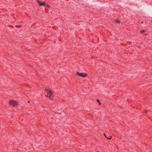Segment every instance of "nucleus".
Here are the masks:
<instances>
[{
	"mask_svg": "<svg viewBox=\"0 0 152 152\" xmlns=\"http://www.w3.org/2000/svg\"><path fill=\"white\" fill-rule=\"evenodd\" d=\"M77 74L79 76L83 77H86L87 76V74L84 73H80L78 72H77Z\"/></svg>",
	"mask_w": 152,
	"mask_h": 152,
	"instance_id": "3",
	"label": "nucleus"
},
{
	"mask_svg": "<svg viewBox=\"0 0 152 152\" xmlns=\"http://www.w3.org/2000/svg\"><path fill=\"white\" fill-rule=\"evenodd\" d=\"M28 103H30V101H28Z\"/></svg>",
	"mask_w": 152,
	"mask_h": 152,
	"instance_id": "11",
	"label": "nucleus"
},
{
	"mask_svg": "<svg viewBox=\"0 0 152 152\" xmlns=\"http://www.w3.org/2000/svg\"><path fill=\"white\" fill-rule=\"evenodd\" d=\"M45 91L47 93V95L46 96L48 97H50L53 94V91L50 90L45 89Z\"/></svg>",
	"mask_w": 152,
	"mask_h": 152,
	"instance_id": "1",
	"label": "nucleus"
},
{
	"mask_svg": "<svg viewBox=\"0 0 152 152\" xmlns=\"http://www.w3.org/2000/svg\"><path fill=\"white\" fill-rule=\"evenodd\" d=\"M97 102L99 103V104H101V103H100V102L99 100H98V99H97Z\"/></svg>",
	"mask_w": 152,
	"mask_h": 152,
	"instance_id": "7",
	"label": "nucleus"
},
{
	"mask_svg": "<svg viewBox=\"0 0 152 152\" xmlns=\"http://www.w3.org/2000/svg\"><path fill=\"white\" fill-rule=\"evenodd\" d=\"M115 22L116 23L118 24H119L120 23V21L118 20H115Z\"/></svg>",
	"mask_w": 152,
	"mask_h": 152,
	"instance_id": "6",
	"label": "nucleus"
},
{
	"mask_svg": "<svg viewBox=\"0 0 152 152\" xmlns=\"http://www.w3.org/2000/svg\"><path fill=\"white\" fill-rule=\"evenodd\" d=\"M9 103L10 105L12 106H14L18 104L17 102L14 100L10 101L9 102Z\"/></svg>",
	"mask_w": 152,
	"mask_h": 152,
	"instance_id": "2",
	"label": "nucleus"
},
{
	"mask_svg": "<svg viewBox=\"0 0 152 152\" xmlns=\"http://www.w3.org/2000/svg\"><path fill=\"white\" fill-rule=\"evenodd\" d=\"M104 135L105 137L108 139H110L112 137L111 136L108 135L107 136L105 134H104Z\"/></svg>",
	"mask_w": 152,
	"mask_h": 152,
	"instance_id": "5",
	"label": "nucleus"
},
{
	"mask_svg": "<svg viewBox=\"0 0 152 152\" xmlns=\"http://www.w3.org/2000/svg\"><path fill=\"white\" fill-rule=\"evenodd\" d=\"M145 30H143V31H141L140 32L142 33H143V32H145Z\"/></svg>",
	"mask_w": 152,
	"mask_h": 152,
	"instance_id": "8",
	"label": "nucleus"
},
{
	"mask_svg": "<svg viewBox=\"0 0 152 152\" xmlns=\"http://www.w3.org/2000/svg\"><path fill=\"white\" fill-rule=\"evenodd\" d=\"M147 111H145V113H147Z\"/></svg>",
	"mask_w": 152,
	"mask_h": 152,
	"instance_id": "10",
	"label": "nucleus"
},
{
	"mask_svg": "<svg viewBox=\"0 0 152 152\" xmlns=\"http://www.w3.org/2000/svg\"><path fill=\"white\" fill-rule=\"evenodd\" d=\"M96 152H99V151H96Z\"/></svg>",
	"mask_w": 152,
	"mask_h": 152,
	"instance_id": "12",
	"label": "nucleus"
},
{
	"mask_svg": "<svg viewBox=\"0 0 152 152\" xmlns=\"http://www.w3.org/2000/svg\"><path fill=\"white\" fill-rule=\"evenodd\" d=\"M37 2H38V4L40 5L41 6H45V2H41L40 1L37 0Z\"/></svg>",
	"mask_w": 152,
	"mask_h": 152,
	"instance_id": "4",
	"label": "nucleus"
},
{
	"mask_svg": "<svg viewBox=\"0 0 152 152\" xmlns=\"http://www.w3.org/2000/svg\"><path fill=\"white\" fill-rule=\"evenodd\" d=\"M151 22H152V20L151 21Z\"/></svg>",
	"mask_w": 152,
	"mask_h": 152,
	"instance_id": "13",
	"label": "nucleus"
},
{
	"mask_svg": "<svg viewBox=\"0 0 152 152\" xmlns=\"http://www.w3.org/2000/svg\"><path fill=\"white\" fill-rule=\"evenodd\" d=\"M16 26V27H20V26Z\"/></svg>",
	"mask_w": 152,
	"mask_h": 152,
	"instance_id": "9",
	"label": "nucleus"
}]
</instances>
